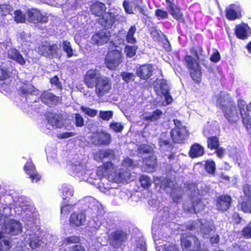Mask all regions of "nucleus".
<instances>
[{
    "instance_id": "obj_33",
    "label": "nucleus",
    "mask_w": 251,
    "mask_h": 251,
    "mask_svg": "<svg viewBox=\"0 0 251 251\" xmlns=\"http://www.w3.org/2000/svg\"><path fill=\"white\" fill-rule=\"evenodd\" d=\"M110 238L113 241V244L115 242V246H119L121 243L124 242L126 239V234L121 230H118L112 232Z\"/></svg>"
},
{
    "instance_id": "obj_47",
    "label": "nucleus",
    "mask_w": 251,
    "mask_h": 251,
    "mask_svg": "<svg viewBox=\"0 0 251 251\" xmlns=\"http://www.w3.org/2000/svg\"><path fill=\"white\" fill-rule=\"evenodd\" d=\"M83 201L89 207L91 208H93L95 206L97 207L99 204L96 200L91 197H87L85 198L83 200Z\"/></svg>"
},
{
    "instance_id": "obj_15",
    "label": "nucleus",
    "mask_w": 251,
    "mask_h": 251,
    "mask_svg": "<svg viewBox=\"0 0 251 251\" xmlns=\"http://www.w3.org/2000/svg\"><path fill=\"white\" fill-rule=\"evenodd\" d=\"M242 9L238 4H232L226 7V16L231 21L240 19L242 17Z\"/></svg>"
},
{
    "instance_id": "obj_2",
    "label": "nucleus",
    "mask_w": 251,
    "mask_h": 251,
    "mask_svg": "<svg viewBox=\"0 0 251 251\" xmlns=\"http://www.w3.org/2000/svg\"><path fill=\"white\" fill-rule=\"evenodd\" d=\"M97 174L100 178L107 176L109 179L117 183L127 181L130 175L127 171L117 173L110 162H106L102 166L99 167L97 170Z\"/></svg>"
},
{
    "instance_id": "obj_17",
    "label": "nucleus",
    "mask_w": 251,
    "mask_h": 251,
    "mask_svg": "<svg viewBox=\"0 0 251 251\" xmlns=\"http://www.w3.org/2000/svg\"><path fill=\"white\" fill-rule=\"evenodd\" d=\"M110 36L111 33L109 31L102 30L94 34L91 40L93 43L100 46L107 43L110 40Z\"/></svg>"
},
{
    "instance_id": "obj_7",
    "label": "nucleus",
    "mask_w": 251,
    "mask_h": 251,
    "mask_svg": "<svg viewBox=\"0 0 251 251\" xmlns=\"http://www.w3.org/2000/svg\"><path fill=\"white\" fill-rule=\"evenodd\" d=\"M123 61L121 50L116 49L110 51L107 53L105 60L107 68L110 70L116 69Z\"/></svg>"
},
{
    "instance_id": "obj_64",
    "label": "nucleus",
    "mask_w": 251,
    "mask_h": 251,
    "mask_svg": "<svg viewBox=\"0 0 251 251\" xmlns=\"http://www.w3.org/2000/svg\"><path fill=\"white\" fill-rule=\"evenodd\" d=\"M11 208L9 207H4L2 210L0 209V217H7L11 215Z\"/></svg>"
},
{
    "instance_id": "obj_32",
    "label": "nucleus",
    "mask_w": 251,
    "mask_h": 251,
    "mask_svg": "<svg viewBox=\"0 0 251 251\" xmlns=\"http://www.w3.org/2000/svg\"><path fill=\"white\" fill-rule=\"evenodd\" d=\"M163 115L162 111L156 109L152 113H145L142 115V119L145 121L154 122L159 119Z\"/></svg>"
},
{
    "instance_id": "obj_55",
    "label": "nucleus",
    "mask_w": 251,
    "mask_h": 251,
    "mask_svg": "<svg viewBox=\"0 0 251 251\" xmlns=\"http://www.w3.org/2000/svg\"><path fill=\"white\" fill-rule=\"evenodd\" d=\"M15 21L17 23H24L25 21V16L20 10L15 11Z\"/></svg>"
},
{
    "instance_id": "obj_54",
    "label": "nucleus",
    "mask_w": 251,
    "mask_h": 251,
    "mask_svg": "<svg viewBox=\"0 0 251 251\" xmlns=\"http://www.w3.org/2000/svg\"><path fill=\"white\" fill-rule=\"evenodd\" d=\"M113 116L112 111H100V116L103 120L108 121L110 120Z\"/></svg>"
},
{
    "instance_id": "obj_51",
    "label": "nucleus",
    "mask_w": 251,
    "mask_h": 251,
    "mask_svg": "<svg viewBox=\"0 0 251 251\" xmlns=\"http://www.w3.org/2000/svg\"><path fill=\"white\" fill-rule=\"evenodd\" d=\"M121 76L122 79L126 82L133 81L135 78V75L131 73L124 72L121 73Z\"/></svg>"
},
{
    "instance_id": "obj_42",
    "label": "nucleus",
    "mask_w": 251,
    "mask_h": 251,
    "mask_svg": "<svg viewBox=\"0 0 251 251\" xmlns=\"http://www.w3.org/2000/svg\"><path fill=\"white\" fill-rule=\"evenodd\" d=\"M136 31V28L134 25L131 26L129 29L126 36V41L128 43L134 44L136 42V38L134 37Z\"/></svg>"
},
{
    "instance_id": "obj_26",
    "label": "nucleus",
    "mask_w": 251,
    "mask_h": 251,
    "mask_svg": "<svg viewBox=\"0 0 251 251\" xmlns=\"http://www.w3.org/2000/svg\"><path fill=\"white\" fill-rule=\"evenodd\" d=\"M153 70V67L151 65H144L137 69L136 74L141 78L146 79L152 75Z\"/></svg>"
},
{
    "instance_id": "obj_5",
    "label": "nucleus",
    "mask_w": 251,
    "mask_h": 251,
    "mask_svg": "<svg viewBox=\"0 0 251 251\" xmlns=\"http://www.w3.org/2000/svg\"><path fill=\"white\" fill-rule=\"evenodd\" d=\"M191 52L194 54L195 57L191 55H186L185 57V61L190 70V75L193 80L196 82H199L201 79V73L200 66L196 60V58L199 59V56L194 49L191 50Z\"/></svg>"
},
{
    "instance_id": "obj_4",
    "label": "nucleus",
    "mask_w": 251,
    "mask_h": 251,
    "mask_svg": "<svg viewBox=\"0 0 251 251\" xmlns=\"http://www.w3.org/2000/svg\"><path fill=\"white\" fill-rule=\"evenodd\" d=\"M106 7L103 3L97 2L91 7L92 13L96 16L102 18L99 22L105 28L111 27L115 21V17L111 13H105Z\"/></svg>"
},
{
    "instance_id": "obj_57",
    "label": "nucleus",
    "mask_w": 251,
    "mask_h": 251,
    "mask_svg": "<svg viewBox=\"0 0 251 251\" xmlns=\"http://www.w3.org/2000/svg\"><path fill=\"white\" fill-rule=\"evenodd\" d=\"M20 39L22 41V46L29 45L28 42L30 41V37L28 34L23 32L20 35Z\"/></svg>"
},
{
    "instance_id": "obj_12",
    "label": "nucleus",
    "mask_w": 251,
    "mask_h": 251,
    "mask_svg": "<svg viewBox=\"0 0 251 251\" xmlns=\"http://www.w3.org/2000/svg\"><path fill=\"white\" fill-rule=\"evenodd\" d=\"M200 228V233L203 238H208L210 234L211 231L214 229L213 222L212 221H207L205 220L200 221L199 223L196 225L189 226V229H196L197 226Z\"/></svg>"
},
{
    "instance_id": "obj_62",
    "label": "nucleus",
    "mask_w": 251,
    "mask_h": 251,
    "mask_svg": "<svg viewBox=\"0 0 251 251\" xmlns=\"http://www.w3.org/2000/svg\"><path fill=\"white\" fill-rule=\"evenodd\" d=\"M123 5L126 13L129 14L133 13L132 8L131 6H130L129 1L125 0L123 2Z\"/></svg>"
},
{
    "instance_id": "obj_18",
    "label": "nucleus",
    "mask_w": 251,
    "mask_h": 251,
    "mask_svg": "<svg viewBox=\"0 0 251 251\" xmlns=\"http://www.w3.org/2000/svg\"><path fill=\"white\" fill-rule=\"evenodd\" d=\"M70 225L74 227H79L84 225L86 222V216L81 211L73 212L70 217Z\"/></svg>"
},
{
    "instance_id": "obj_21",
    "label": "nucleus",
    "mask_w": 251,
    "mask_h": 251,
    "mask_svg": "<svg viewBox=\"0 0 251 251\" xmlns=\"http://www.w3.org/2000/svg\"><path fill=\"white\" fill-rule=\"evenodd\" d=\"M27 17L29 21L33 23H46L48 17L44 15L38 10L33 9L27 12Z\"/></svg>"
},
{
    "instance_id": "obj_3",
    "label": "nucleus",
    "mask_w": 251,
    "mask_h": 251,
    "mask_svg": "<svg viewBox=\"0 0 251 251\" xmlns=\"http://www.w3.org/2000/svg\"><path fill=\"white\" fill-rule=\"evenodd\" d=\"M22 226L19 222L10 219L6 221L4 228L0 232V250L8 251L10 248L9 241L3 235V232L11 235H17L21 232Z\"/></svg>"
},
{
    "instance_id": "obj_23",
    "label": "nucleus",
    "mask_w": 251,
    "mask_h": 251,
    "mask_svg": "<svg viewBox=\"0 0 251 251\" xmlns=\"http://www.w3.org/2000/svg\"><path fill=\"white\" fill-rule=\"evenodd\" d=\"M22 92L26 94V100L27 102H30V100H33L36 101V98L33 99V97L37 96L39 95V90L35 88L31 84H24L21 88Z\"/></svg>"
},
{
    "instance_id": "obj_61",
    "label": "nucleus",
    "mask_w": 251,
    "mask_h": 251,
    "mask_svg": "<svg viewBox=\"0 0 251 251\" xmlns=\"http://www.w3.org/2000/svg\"><path fill=\"white\" fill-rule=\"evenodd\" d=\"M75 124L76 126H82L84 125V120L79 114H75Z\"/></svg>"
},
{
    "instance_id": "obj_25",
    "label": "nucleus",
    "mask_w": 251,
    "mask_h": 251,
    "mask_svg": "<svg viewBox=\"0 0 251 251\" xmlns=\"http://www.w3.org/2000/svg\"><path fill=\"white\" fill-rule=\"evenodd\" d=\"M38 230L34 232L33 230L28 229L27 230L25 238H28L29 246L32 249H36L39 246L40 239L38 237Z\"/></svg>"
},
{
    "instance_id": "obj_29",
    "label": "nucleus",
    "mask_w": 251,
    "mask_h": 251,
    "mask_svg": "<svg viewBox=\"0 0 251 251\" xmlns=\"http://www.w3.org/2000/svg\"><path fill=\"white\" fill-rule=\"evenodd\" d=\"M9 58L11 59L21 65L25 64V59L20 54L19 51L15 48H10L7 51Z\"/></svg>"
},
{
    "instance_id": "obj_34",
    "label": "nucleus",
    "mask_w": 251,
    "mask_h": 251,
    "mask_svg": "<svg viewBox=\"0 0 251 251\" xmlns=\"http://www.w3.org/2000/svg\"><path fill=\"white\" fill-rule=\"evenodd\" d=\"M173 17L180 22H184V19L180 9L175 4L168 7Z\"/></svg>"
},
{
    "instance_id": "obj_6",
    "label": "nucleus",
    "mask_w": 251,
    "mask_h": 251,
    "mask_svg": "<svg viewBox=\"0 0 251 251\" xmlns=\"http://www.w3.org/2000/svg\"><path fill=\"white\" fill-rule=\"evenodd\" d=\"M15 212L19 215L25 214L27 219H29L28 221L31 222L30 219L34 216L35 208L30 204V202L24 197L18 198L15 208Z\"/></svg>"
},
{
    "instance_id": "obj_60",
    "label": "nucleus",
    "mask_w": 251,
    "mask_h": 251,
    "mask_svg": "<svg viewBox=\"0 0 251 251\" xmlns=\"http://www.w3.org/2000/svg\"><path fill=\"white\" fill-rule=\"evenodd\" d=\"M76 134L75 132H67L59 133L57 135V137L59 139H67L75 136Z\"/></svg>"
},
{
    "instance_id": "obj_22",
    "label": "nucleus",
    "mask_w": 251,
    "mask_h": 251,
    "mask_svg": "<svg viewBox=\"0 0 251 251\" xmlns=\"http://www.w3.org/2000/svg\"><path fill=\"white\" fill-rule=\"evenodd\" d=\"M243 191L248 201H243L240 205L241 209L245 212H251V185L246 184Z\"/></svg>"
},
{
    "instance_id": "obj_49",
    "label": "nucleus",
    "mask_w": 251,
    "mask_h": 251,
    "mask_svg": "<svg viewBox=\"0 0 251 251\" xmlns=\"http://www.w3.org/2000/svg\"><path fill=\"white\" fill-rule=\"evenodd\" d=\"M137 47L135 46H130L127 45L125 49V52L126 53V56L129 57L134 56L136 52Z\"/></svg>"
},
{
    "instance_id": "obj_31",
    "label": "nucleus",
    "mask_w": 251,
    "mask_h": 251,
    "mask_svg": "<svg viewBox=\"0 0 251 251\" xmlns=\"http://www.w3.org/2000/svg\"><path fill=\"white\" fill-rule=\"evenodd\" d=\"M231 199L227 195L222 196L217 200V207L219 210L225 211L230 206Z\"/></svg>"
},
{
    "instance_id": "obj_56",
    "label": "nucleus",
    "mask_w": 251,
    "mask_h": 251,
    "mask_svg": "<svg viewBox=\"0 0 251 251\" xmlns=\"http://www.w3.org/2000/svg\"><path fill=\"white\" fill-rule=\"evenodd\" d=\"M80 241L79 238L76 236H71L65 238L64 243L67 244H75L79 243Z\"/></svg>"
},
{
    "instance_id": "obj_36",
    "label": "nucleus",
    "mask_w": 251,
    "mask_h": 251,
    "mask_svg": "<svg viewBox=\"0 0 251 251\" xmlns=\"http://www.w3.org/2000/svg\"><path fill=\"white\" fill-rule=\"evenodd\" d=\"M203 203H202L200 199H198L193 201V206L190 208L187 207L186 205L185 204L184 209L189 213H193V212L197 213L201 210L203 209Z\"/></svg>"
},
{
    "instance_id": "obj_10",
    "label": "nucleus",
    "mask_w": 251,
    "mask_h": 251,
    "mask_svg": "<svg viewBox=\"0 0 251 251\" xmlns=\"http://www.w3.org/2000/svg\"><path fill=\"white\" fill-rule=\"evenodd\" d=\"M154 90L158 96L165 98V104H169L172 102L173 98L169 93V86L166 80H157L154 84Z\"/></svg>"
},
{
    "instance_id": "obj_1",
    "label": "nucleus",
    "mask_w": 251,
    "mask_h": 251,
    "mask_svg": "<svg viewBox=\"0 0 251 251\" xmlns=\"http://www.w3.org/2000/svg\"><path fill=\"white\" fill-rule=\"evenodd\" d=\"M216 105L222 108L225 118L229 123H236L239 120L236 108L230 100L228 95L220 93L217 99Z\"/></svg>"
},
{
    "instance_id": "obj_9",
    "label": "nucleus",
    "mask_w": 251,
    "mask_h": 251,
    "mask_svg": "<svg viewBox=\"0 0 251 251\" xmlns=\"http://www.w3.org/2000/svg\"><path fill=\"white\" fill-rule=\"evenodd\" d=\"M95 86V93L99 97H102L108 93L112 86L111 79L105 76H102L101 78L98 79Z\"/></svg>"
},
{
    "instance_id": "obj_46",
    "label": "nucleus",
    "mask_w": 251,
    "mask_h": 251,
    "mask_svg": "<svg viewBox=\"0 0 251 251\" xmlns=\"http://www.w3.org/2000/svg\"><path fill=\"white\" fill-rule=\"evenodd\" d=\"M215 163L212 160H207L205 164V169L209 174L213 175L215 171Z\"/></svg>"
},
{
    "instance_id": "obj_53",
    "label": "nucleus",
    "mask_w": 251,
    "mask_h": 251,
    "mask_svg": "<svg viewBox=\"0 0 251 251\" xmlns=\"http://www.w3.org/2000/svg\"><path fill=\"white\" fill-rule=\"evenodd\" d=\"M0 10L2 16L10 14L12 11L11 6L9 4H2L0 5Z\"/></svg>"
},
{
    "instance_id": "obj_52",
    "label": "nucleus",
    "mask_w": 251,
    "mask_h": 251,
    "mask_svg": "<svg viewBox=\"0 0 251 251\" xmlns=\"http://www.w3.org/2000/svg\"><path fill=\"white\" fill-rule=\"evenodd\" d=\"M138 164V162L134 161L128 158H126L122 163L123 167L126 168L129 167H133L136 166Z\"/></svg>"
},
{
    "instance_id": "obj_37",
    "label": "nucleus",
    "mask_w": 251,
    "mask_h": 251,
    "mask_svg": "<svg viewBox=\"0 0 251 251\" xmlns=\"http://www.w3.org/2000/svg\"><path fill=\"white\" fill-rule=\"evenodd\" d=\"M74 188L69 184H64L62 186V197L63 199H69L74 195Z\"/></svg>"
},
{
    "instance_id": "obj_28",
    "label": "nucleus",
    "mask_w": 251,
    "mask_h": 251,
    "mask_svg": "<svg viewBox=\"0 0 251 251\" xmlns=\"http://www.w3.org/2000/svg\"><path fill=\"white\" fill-rule=\"evenodd\" d=\"M40 99L43 103L49 106L56 104L59 100V99L57 97L49 92H44L43 93Z\"/></svg>"
},
{
    "instance_id": "obj_16",
    "label": "nucleus",
    "mask_w": 251,
    "mask_h": 251,
    "mask_svg": "<svg viewBox=\"0 0 251 251\" xmlns=\"http://www.w3.org/2000/svg\"><path fill=\"white\" fill-rule=\"evenodd\" d=\"M92 143L97 145H108L111 142L110 135L104 132L94 133L91 137Z\"/></svg>"
},
{
    "instance_id": "obj_11",
    "label": "nucleus",
    "mask_w": 251,
    "mask_h": 251,
    "mask_svg": "<svg viewBox=\"0 0 251 251\" xmlns=\"http://www.w3.org/2000/svg\"><path fill=\"white\" fill-rule=\"evenodd\" d=\"M181 242L183 251H198L201 247L199 241L194 236L183 235Z\"/></svg>"
},
{
    "instance_id": "obj_19",
    "label": "nucleus",
    "mask_w": 251,
    "mask_h": 251,
    "mask_svg": "<svg viewBox=\"0 0 251 251\" xmlns=\"http://www.w3.org/2000/svg\"><path fill=\"white\" fill-rule=\"evenodd\" d=\"M238 106L244 125L248 130L251 129V118L245 110V102L242 100H239L238 101Z\"/></svg>"
},
{
    "instance_id": "obj_39",
    "label": "nucleus",
    "mask_w": 251,
    "mask_h": 251,
    "mask_svg": "<svg viewBox=\"0 0 251 251\" xmlns=\"http://www.w3.org/2000/svg\"><path fill=\"white\" fill-rule=\"evenodd\" d=\"M144 163L147 166L146 171L148 172H152L156 167V158L153 156H150L148 159L144 160Z\"/></svg>"
},
{
    "instance_id": "obj_14",
    "label": "nucleus",
    "mask_w": 251,
    "mask_h": 251,
    "mask_svg": "<svg viewBox=\"0 0 251 251\" xmlns=\"http://www.w3.org/2000/svg\"><path fill=\"white\" fill-rule=\"evenodd\" d=\"M100 72L96 69H92L88 70L84 76V83L89 88H93L98 79L101 78Z\"/></svg>"
},
{
    "instance_id": "obj_38",
    "label": "nucleus",
    "mask_w": 251,
    "mask_h": 251,
    "mask_svg": "<svg viewBox=\"0 0 251 251\" xmlns=\"http://www.w3.org/2000/svg\"><path fill=\"white\" fill-rule=\"evenodd\" d=\"M49 123L53 127L60 128L63 126L62 116L58 114L53 115L52 117L49 119Z\"/></svg>"
},
{
    "instance_id": "obj_8",
    "label": "nucleus",
    "mask_w": 251,
    "mask_h": 251,
    "mask_svg": "<svg viewBox=\"0 0 251 251\" xmlns=\"http://www.w3.org/2000/svg\"><path fill=\"white\" fill-rule=\"evenodd\" d=\"M175 127L171 132L173 141L177 143H180L183 141L187 135V131L185 126L177 120H174Z\"/></svg>"
},
{
    "instance_id": "obj_40",
    "label": "nucleus",
    "mask_w": 251,
    "mask_h": 251,
    "mask_svg": "<svg viewBox=\"0 0 251 251\" xmlns=\"http://www.w3.org/2000/svg\"><path fill=\"white\" fill-rule=\"evenodd\" d=\"M153 182L156 185H158L163 188L170 187L172 183L171 181L167 179L163 178L162 179L161 178L158 177L154 178Z\"/></svg>"
},
{
    "instance_id": "obj_27",
    "label": "nucleus",
    "mask_w": 251,
    "mask_h": 251,
    "mask_svg": "<svg viewBox=\"0 0 251 251\" xmlns=\"http://www.w3.org/2000/svg\"><path fill=\"white\" fill-rule=\"evenodd\" d=\"M251 33V29L248 25L242 24L236 26L235 33L238 38L246 39Z\"/></svg>"
},
{
    "instance_id": "obj_35",
    "label": "nucleus",
    "mask_w": 251,
    "mask_h": 251,
    "mask_svg": "<svg viewBox=\"0 0 251 251\" xmlns=\"http://www.w3.org/2000/svg\"><path fill=\"white\" fill-rule=\"evenodd\" d=\"M189 154L192 158L201 156L204 154V148L198 144H195L191 146Z\"/></svg>"
},
{
    "instance_id": "obj_50",
    "label": "nucleus",
    "mask_w": 251,
    "mask_h": 251,
    "mask_svg": "<svg viewBox=\"0 0 251 251\" xmlns=\"http://www.w3.org/2000/svg\"><path fill=\"white\" fill-rule=\"evenodd\" d=\"M80 109L86 115L91 117H94L96 116L98 114V111L97 110L91 109L90 108L83 106L80 107Z\"/></svg>"
},
{
    "instance_id": "obj_48",
    "label": "nucleus",
    "mask_w": 251,
    "mask_h": 251,
    "mask_svg": "<svg viewBox=\"0 0 251 251\" xmlns=\"http://www.w3.org/2000/svg\"><path fill=\"white\" fill-rule=\"evenodd\" d=\"M10 76L9 69L4 65L0 66V80H4Z\"/></svg>"
},
{
    "instance_id": "obj_24",
    "label": "nucleus",
    "mask_w": 251,
    "mask_h": 251,
    "mask_svg": "<svg viewBox=\"0 0 251 251\" xmlns=\"http://www.w3.org/2000/svg\"><path fill=\"white\" fill-rule=\"evenodd\" d=\"M24 170L28 175L32 182H37L40 179V176L36 172L34 165L31 161H28L24 167Z\"/></svg>"
},
{
    "instance_id": "obj_45",
    "label": "nucleus",
    "mask_w": 251,
    "mask_h": 251,
    "mask_svg": "<svg viewBox=\"0 0 251 251\" xmlns=\"http://www.w3.org/2000/svg\"><path fill=\"white\" fill-rule=\"evenodd\" d=\"M179 154H176L175 153H171L168 156L170 163L172 166H174L175 168H176L177 166L179 167Z\"/></svg>"
},
{
    "instance_id": "obj_43",
    "label": "nucleus",
    "mask_w": 251,
    "mask_h": 251,
    "mask_svg": "<svg viewBox=\"0 0 251 251\" xmlns=\"http://www.w3.org/2000/svg\"><path fill=\"white\" fill-rule=\"evenodd\" d=\"M207 146L210 150L216 149L219 145L218 138L215 136H211L207 139Z\"/></svg>"
},
{
    "instance_id": "obj_41",
    "label": "nucleus",
    "mask_w": 251,
    "mask_h": 251,
    "mask_svg": "<svg viewBox=\"0 0 251 251\" xmlns=\"http://www.w3.org/2000/svg\"><path fill=\"white\" fill-rule=\"evenodd\" d=\"M63 50L67 54V57L70 58L73 56L74 51L71 43L68 41H63L61 44Z\"/></svg>"
},
{
    "instance_id": "obj_58",
    "label": "nucleus",
    "mask_w": 251,
    "mask_h": 251,
    "mask_svg": "<svg viewBox=\"0 0 251 251\" xmlns=\"http://www.w3.org/2000/svg\"><path fill=\"white\" fill-rule=\"evenodd\" d=\"M155 14L158 18L160 19H167L168 17L167 12L160 9L156 10Z\"/></svg>"
},
{
    "instance_id": "obj_30",
    "label": "nucleus",
    "mask_w": 251,
    "mask_h": 251,
    "mask_svg": "<svg viewBox=\"0 0 251 251\" xmlns=\"http://www.w3.org/2000/svg\"><path fill=\"white\" fill-rule=\"evenodd\" d=\"M114 156V151L112 150L106 149L97 151L94 155L95 160L102 161L104 159H112Z\"/></svg>"
},
{
    "instance_id": "obj_13",
    "label": "nucleus",
    "mask_w": 251,
    "mask_h": 251,
    "mask_svg": "<svg viewBox=\"0 0 251 251\" xmlns=\"http://www.w3.org/2000/svg\"><path fill=\"white\" fill-rule=\"evenodd\" d=\"M85 165L83 162L78 161H74L71 163V171L72 175L77 177L82 180L85 179L86 173L85 168Z\"/></svg>"
},
{
    "instance_id": "obj_59",
    "label": "nucleus",
    "mask_w": 251,
    "mask_h": 251,
    "mask_svg": "<svg viewBox=\"0 0 251 251\" xmlns=\"http://www.w3.org/2000/svg\"><path fill=\"white\" fill-rule=\"evenodd\" d=\"M242 234L247 238H251V224H249L243 229Z\"/></svg>"
},
{
    "instance_id": "obj_63",
    "label": "nucleus",
    "mask_w": 251,
    "mask_h": 251,
    "mask_svg": "<svg viewBox=\"0 0 251 251\" xmlns=\"http://www.w3.org/2000/svg\"><path fill=\"white\" fill-rule=\"evenodd\" d=\"M220 59V55L217 50H214L213 52L210 56V60L214 62H217Z\"/></svg>"
},
{
    "instance_id": "obj_20",
    "label": "nucleus",
    "mask_w": 251,
    "mask_h": 251,
    "mask_svg": "<svg viewBox=\"0 0 251 251\" xmlns=\"http://www.w3.org/2000/svg\"><path fill=\"white\" fill-rule=\"evenodd\" d=\"M58 46L56 44L50 45L47 42L43 43L37 48V51L41 55L48 56L57 53Z\"/></svg>"
},
{
    "instance_id": "obj_44",
    "label": "nucleus",
    "mask_w": 251,
    "mask_h": 251,
    "mask_svg": "<svg viewBox=\"0 0 251 251\" xmlns=\"http://www.w3.org/2000/svg\"><path fill=\"white\" fill-rule=\"evenodd\" d=\"M140 182L141 186L144 188H149L152 183L151 179L146 175H142L140 176Z\"/></svg>"
}]
</instances>
